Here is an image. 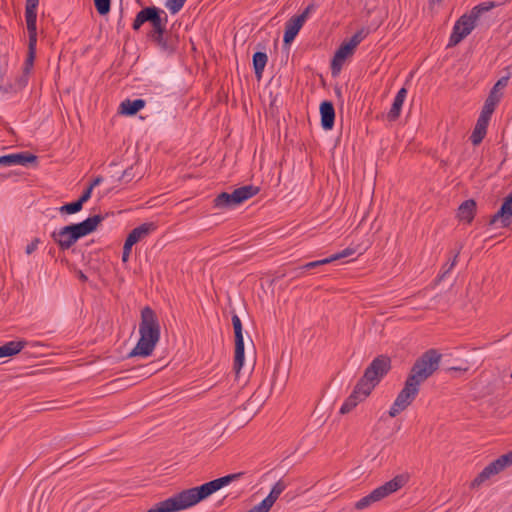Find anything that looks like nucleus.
Masks as SVG:
<instances>
[{
    "label": "nucleus",
    "instance_id": "aec40b11",
    "mask_svg": "<svg viewBox=\"0 0 512 512\" xmlns=\"http://www.w3.org/2000/svg\"><path fill=\"white\" fill-rule=\"evenodd\" d=\"M303 25L304 24L301 23L299 19H296L294 16L291 17L285 24V32L283 37L284 43L290 44L295 39Z\"/></svg>",
    "mask_w": 512,
    "mask_h": 512
},
{
    "label": "nucleus",
    "instance_id": "4c0bfd02",
    "mask_svg": "<svg viewBox=\"0 0 512 512\" xmlns=\"http://www.w3.org/2000/svg\"><path fill=\"white\" fill-rule=\"evenodd\" d=\"M91 193H92V189H91V187H89V186H88V187L83 191L82 195L80 196V198H79L78 200H79L82 204H84L85 202H87V201L90 199V197H91Z\"/></svg>",
    "mask_w": 512,
    "mask_h": 512
},
{
    "label": "nucleus",
    "instance_id": "412c9836",
    "mask_svg": "<svg viewBox=\"0 0 512 512\" xmlns=\"http://www.w3.org/2000/svg\"><path fill=\"white\" fill-rule=\"evenodd\" d=\"M407 96V89L401 88L398 93L396 94L394 101L392 103L391 109L388 112V119L390 121H395L401 113V109L404 103V100Z\"/></svg>",
    "mask_w": 512,
    "mask_h": 512
},
{
    "label": "nucleus",
    "instance_id": "2f4dec72",
    "mask_svg": "<svg viewBox=\"0 0 512 512\" xmlns=\"http://www.w3.org/2000/svg\"><path fill=\"white\" fill-rule=\"evenodd\" d=\"M365 38V34L363 30L357 31L347 43L355 50L356 47L362 42Z\"/></svg>",
    "mask_w": 512,
    "mask_h": 512
},
{
    "label": "nucleus",
    "instance_id": "c85d7f7f",
    "mask_svg": "<svg viewBox=\"0 0 512 512\" xmlns=\"http://www.w3.org/2000/svg\"><path fill=\"white\" fill-rule=\"evenodd\" d=\"M461 248L462 246H460L459 249L456 251L451 261H448L443 265L440 279H443L455 267Z\"/></svg>",
    "mask_w": 512,
    "mask_h": 512
},
{
    "label": "nucleus",
    "instance_id": "bb28decb",
    "mask_svg": "<svg viewBox=\"0 0 512 512\" xmlns=\"http://www.w3.org/2000/svg\"><path fill=\"white\" fill-rule=\"evenodd\" d=\"M83 207V204L77 200L71 203H67L59 208L61 213L75 214L79 212Z\"/></svg>",
    "mask_w": 512,
    "mask_h": 512
},
{
    "label": "nucleus",
    "instance_id": "c9c22d12",
    "mask_svg": "<svg viewBox=\"0 0 512 512\" xmlns=\"http://www.w3.org/2000/svg\"><path fill=\"white\" fill-rule=\"evenodd\" d=\"M40 242H41V241H40V239H39V238H34V239L31 241V243H29V244L26 246V250H25L26 254H27V255H30V254H32L34 251H36Z\"/></svg>",
    "mask_w": 512,
    "mask_h": 512
},
{
    "label": "nucleus",
    "instance_id": "4be33fe9",
    "mask_svg": "<svg viewBox=\"0 0 512 512\" xmlns=\"http://www.w3.org/2000/svg\"><path fill=\"white\" fill-rule=\"evenodd\" d=\"M145 104L146 102L143 99H126L120 104L119 111L121 114L132 116L142 109Z\"/></svg>",
    "mask_w": 512,
    "mask_h": 512
},
{
    "label": "nucleus",
    "instance_id": "423d86ee",
    "mask_svg": "<svg viewBox=\"0 0 512 512\" xmlns=\"http://www.w3.org/2000/svg\"><path fill=\"white\" fill-rule=\"evenodd\" d=\"M496 5L493 1L483 2L472 8L469 14L462 15L453 26L448 46L458 45L475 28L481 14L490 11Z\"/></svg>",
    "mask_w": 512,
    "mask_h": 512
},
{
    "label": "nucleus",
    "instance_id": "f8f14e48",
    "mask_svg": "<svg viewBox=\"0 0 512 512\" xmlns=\"http://www.w3.org/2000/svg\"><path fill=\"white\" fill-rule=\"evenodd\" d=\"M232 325L234 328L235 336V352H234V364L233 369L238 375L244 364V339L242 333V322L238 315L232 316Z\"/></svg>",
    "mask_w": 512,
    "mask_h": 512
},
{
    "label": "nucleus",
    "instance_id": "39448f33",
    "mask_svg": "<svg viewBox=\"0 0 512 512\" xmlns=\"http://www.w3.org/2000/svg\"><path fill=\"white\" fill-rule=\"evenodd\" d=\"M103 220L104 217L102 215L88 217L80 223L71 224L53 231L51 233V238L61 250H68L78 241V239L95 231L97 226Z\"/></svg>",
    "mask_w": 512,
    "mask_h": 512
},
{
    "label": "nucleus",
    "instance_id": "72a5a7b5",
    "mask_svg": "<svg viewBox=\"0 0 512 512\" xmlns=\"http://www.w3.org/2000/svg\"><path fill=\"white\" fill-rule=\"evenodd\" d=\"M315 11V5L313 3L309 4L304 11L300 15L294 16L296 19H299L301 23H305L309 15Z\"/></svg>",
    "mask_w": 512,
    "mask_h": 512
},
{
    "label": "nucleus",
    "instance_id": "b1692460",
    "mask_svg": "<svg viewBox=\"0 0 512 512\" xmlns=\"http://www.w3.org/2000/svg\"><path fill=\"white\" fill-rule=\"evenodd\" d=\"M26 346V341H10L0 346V358L18 354Z\"/></svg>",
    "mask_w": 512,
    "mask_h": 512
},
{
    "label": "nucleus",
    "instance_id": "f3484780",
    "mask_svg": "<svg viewBox=\"0 0 512 512\" xmlns=\"http://www.w3.org/2000/svg\"><path fill=\"white\" fill-rule=\"evenodd\" d=\"M492 114L485 113V111H481L476 125L473 129V132L470 136V140L474 146L479 145L482 140L484 139L486 133H487V127L490 121Z\"/></svg>",
    "mask_w": 512,
    "mask_h": 512
},
{
    "label": "nucleus",
    "instance_id": "393cba45",
    "mask_svg": "<svg viewBox=\"0 0 512 512\" xmlns=\"http://www.w3.org/2000/svg\"><path fill=\"white\" fill-rule=\"evenodd\" d=\"M268 56L265 52H255L253 55V68L256 75V78L260 80L262 78V74L264 68L267 64Z\"/></svg>",
    "mask_w": 512,
    "mask_h": 512
},
{
    "label": "nucleus",
    "instance_id": "5701e85b",
    "mask_svg": "<svg viewBox=\"0 0 512 512\" xmlns=\"http://www.w3.org/2000/svg\"><path fill=\"white\" fill-rule=\"evenodd\" d=\"M476 211V202L472 199L464 201L458 209V218L461 221H466L470 223L475 215Z\"/></svg>",
    "mask_w": 512,
    "mask_h": 512
},
{
    "label": "nucleus",
    "instance_id": "f03ea898",
    "mask_svg": "<svg viewBox=\"0 0 512 512\" xmlns=\"http://www.w3.org/2000/svg\"><path fill=\"white\" fill-rule=\"evenodd\" d=\"M243 476L242 472L228 474L214 479L198 487H192L154 504L146 512H178L190 508L208 498L221 488L231 484Z\"/></svg>",
    "mask_w": 512,
    "mask_h": 512
},
{
    "label": "nucleus",
    "instance_id": "58836bf2",
    "mask_svg": "<svg viewBox=\"0 0 512 512\" xmlns=\"http://www.w3.org/2000/svg\"><path fill=\"white\" fill-rule=\"evenodd\" d=\"M103 181V178L101 176H98L96 177L92 182L91 184L89 185V187H91V189L93 190L94 187L98 186L100 183H102Z\"/></svg>",
    "mask_w": 512,
    "mask_h": 512
},
{
    "label": "nucleus",
    "instance_id": "2eb2a0df",
    "mask_svg": "<svg viewBox=\"0 0 512 512\" xmlns=\"http://www.w3.org/2000/svg\"><path fill=\"white\" fill-rule=\"evenodd\" d=\"M498 221L502 227H508L512 222V192L504 199L498 212L491 217L489 225H495Z\"/></svg>",
    "mask_w": 512,
    "mask_h": 512
},
{
    "label": "nucleus",
    "instance_id": "7c9ffc66",
    "mask_svg": "<svg viewBox=\"0 0 512 512\" xmlns=\"http://www.w3.org/2000/svg\"><path fill=\"white\" fill-rule=\"evenodd\" d=\"M354 253H355V249L348 247V248H345L344 250H342L341 252L331 255L329 257V259H330V262L332 263L336 260H340V259L349 257V256L353 255Z\"/></svg>",
    "mask_w": 512,
    "mask_h": 512
},
{
    "label": "nucleus",
    "instance_id": "a19ab883",
    "mask_svg": "<svg viewBox=\"0 0 512 512\" xmlns=\"http://www.w3.org/2000/svg\"><path fill=\"white\" fill-rule=\"evenodd\" d=\"M443 0H430L431 3L435 4V3H441Z\"/></svg>",
    "mask_w": 512,
    "mask_h": 512
},
{
    "label": "nucleus",
    "instance_id": "473e14b6",
    "mask_svg": "<svg viewBox=\"0 0 512 512\" xmlns=\"http://www.w3.org/2000/svg\"><path fill=\"white\" fill-rule=\"evenodd\" d=\"M329 263H331V262H330L329 257H327V258H324L321 260L306 263L305 265L301 266L299 269L310 270V269H314L316 267H319V266H322L325 264H329Z\"/></svg>",
    "mask_w": 512,
    "mask_h": 512
},
{
    "label": "nucleus",
    "instance_id": "1a4fd4ad",
    "mask_svg": "<svg viewBox=\"0 0 512 512\" xmlns=\"http://www.w3.org/2000/svg\"><path fill=\"white\" fill-rule=\"evenodd\" d=\"M391 369V359L386 355H379L372 360V362L365 369L363 376L359 382L369 387L372 392L373 389L380 383L385 375Z\"/></svg>",
    "mask_w": 512,
    "mask_h": 512
},
{
    "label": "nucleus",
    "instance_id": "dca6fc26",
    "mask_svg": "<svg viewBox=\"0 0 512 512\" xmlns=\"http://www.w3.org/2000/svg\"><path fill=\"white\" fill-rule=\"evenodd\" d=\"M354 51L355 50L347 42H343L340 45L331 61V71L333 75L341 71L346 59L352 56Z\"/></svg>",
    "mask_w": 512,
    "mask_h": 512
},
{
    "label": "nucleus",
    "instance_id": "0eeeda50",
    "mask_svg": "<svg viewBox=\"0 0 512 512\" xmlns=\"http://www.w3.org/2000/svg\"><path fill=\"white\" fill-rule=\"evenodd\" d=\"M39 0H26L25 19L29 34L28 54L25 61V73H28L33 66L36 55L37 44V7Z\"/></svg>",
    "mask_w": 512,
    "mask_h": 512
},
{
    "label": "nucleus",
    "instance_id": "9b49d317",
    "mask_svg": "<svg viewBox=\"0 0 512 512\" xmlns=\"http://www.w3.org/2000/svg\"><path fill=\"white\" fill-rule=\"evenodd\" d=\"M512 466L509 452L501 455L496 460L488 464L471 482V488H478L492 476L499 474L505 468Z\"/></svg>",
    "mask_w": 512,
    "mask_h": 512
},
{
    "label": "nucleus",
    "instance_id": "9d476101",
    "mask_svg": "<svg viewBox=\"0 0 512 512\" xmlns=\"http://www.w3.org/2000/svg\"><path fill=\"white\" fill-rule=\"evenodd\" d=\"M259 192V188L246 185L235 189L232 193L222 192L214 199V207L218 209H231L252 198Z\"/></svg>",
    "mask_w": 512,
    "mask_h": 512
},
{
    "label": "nucleus",
    "instance_id": "cd10ccee",
    "mask_svg": "<svg viewBox=\"0 0 512 512\" xmlns=\"http://www.w3.org/2000/svg\"><path fill=\"white\" fill-rule=\"evenodd\" d=\"M186 0H167L165 7L170 11L171 14H177L184 6Z\"/></svg>",
    "mask_w": 512,
    "mask_h": 512
},
{
    "label": "nucleus",
    "instance_id": "c756f323",
    "mask_svg": "<svg viewBox=\"0 0 512 512\" xmlns=\"http://www.w3.org/2000/svg\"><path fill=\"white\" fill-rule=\"evenodd\" d=\"M111 0H94V5L100 15H106L110 11Z\"/></svg>",
    "mask_w": 512,
    "mask_h": 512
},
{
    "label": "nucleus",
    "instance_id": "6e6552de",
    "mask_svg": "<svg viewBox=\"0 0 512 512\" xmlns=\"http://www.w3.org/2000/svg\"><path fill=\"white\" fill-rule=\"evenodd\" d=\"M408 481V477L406 475H397L390 481L384 483L383 485L374 489L370 494L364 496L359 501L355 503V508L357 510H363L368 508L375 502H378L389 495L400 490Z\"/></svg>",
    "mask_w": 512,
    "mask_h": 512
},
{
    "label": "nucleus",
    "instance_id": "6ab92c4d",
    "mask_svg": "<svg viewBox=\"0 0 512 512\" xmlns=\"http://www.w3.org/2000/svg\"><path fill=\"white\" fill-rule=\"evenodd\" d=\"M321 125L324 130H331L334 126L335 110L329 101H324L320 105Z\"/></svg>",
    "mask_w": 512,
    "mask_h": 512
},
{
    "label": "nucleus",
    "instance_id": "4468645a",
    "mask_svg": "<svg viewBox=\"0 0 512 512\" xmlns=\"http://www.w3.org/2000/svg\"><path fill=\"white\" fill-rule=\"evenodd\" d=\"M371 391L369 387H365L361 382H357L352 393L348 396V398L344 401L343 405L340 408L341 414H347L352 411L359 403L364 401L369 395Z\"/></svg>",
    "mask_w": 512,
    "mask_h": 512
},
{
    "label": "nucleus",
    "instance_id": "f704fd0d",
    "mask_svg": "<svg viewBox=\"0 0 512 512\" xmlns=\"http://www.w3.org/2000/svg\"><path fill=\"white\" fill-rule=\"evenodd\" d=\"M133 244L129 243V241L125 240L122 252V261L125 263L129 260L131 249Z\"/></svg>",
    "mask_w": 512,
    "mask_h": 512
},
{
    "label": "nucleus",
    "instance_id": "ea45409f",
    "mask_svg": "<svg viewBox=\"0 0 512 512\" xmlns=\"http://www.w3.org/2000/svg\"><path fill=\"white\" fill-rule=\"evenodd\" d=\"M449 370L450 371L466 372V371H468V367H450Z\"/></svg>",
    "mask_w": 512,
    "mask_h": 512
},
{
    "label": "nucleus",
    "instance_id": "a211bd4d",
    "mask_svg": "<svg viewBox=\"0 0 512 512\" xmlns=\"http://www.w3.org/2000/svg\"><path fill=\"white\" fill-rule=\"evenodd\" d=\"M157 226L153 222L143 223L140 226L134 228L127 236L126 240L129 243L135 245L139 241L145 239L152 232L156 230Z\"/></svg>",
    "mask_w": 512,
    "mask_h": 512
},
{
    "label": "nucleus",
    "instance_id": "f257e3e1",
    "mask_svg": "<svg viewBox=\"0 0 512 512\" xmlns=\"http://www.w3.org/2000/svg\"><path fill=\"white\" fill-rule=\"evenodd\" d=\"M442 355L436 349L424 352L413 364L405 381L389 410L390 417H396L404 411L417 397L420 386L438 370Z\"/></svg>",
    "mask_w": 512,
    "mask_h": 512
},
{
    "label": "nucleus",
    "instance_id": "79ce46f5",
    "mask_svg": "<svg viewBox=\"0 0 512 512\" xmlns=\"http://www.w3.org/2000/svg\"><path fill=\"white\" fill-rule=\"evenodd\" d=\"M127 175H128V171L126 170V171H124V173H123V177H126Z\"/></svg>",
    "mask_w": 512,
    "mask_h": 512
},
{
    "label": "nucleus",
    "instance_id": "7ed1b4c3",
    "mask_svg": "<svg viewBox=\"0 0 512 512\" xmlns=\"http://www.w3.org/2000/svg\"><path fill=\"white\" fill-rule=\"evenodd\" d=\"M150 23L151 29L147 33V38L161 52L172 54L177 48V38L167 29L168 15L156 6H147L141 9L132 23V29L140 30L144 23Z\"/></svg>",
    "mask_w": 512,
    "mask_h": 512
},
{
    "label": "nucleus",
    "instance_id": "ddd939ff",
    "mask_svg": "<svg viewBox=\"0 0 512 512\" xmlns=\"http://www.w3.org/2000/svg\"><path fill=\"white\" fill-rule=\"evenodd\" d=\"M509 78V75L503 76L494 84L489 92L488 97L485 100L482 111H485V113L493 114L496 106L503 96L502 90L508 85Z\"/></svg>",
    "mask_w": 512,
    "mask_h": 512
},
{
    "label": "nucleus",
    "instance_id": "e433bc0d",
    "mask_svg": "<svg viewBox=\"0 0 512 512\" xmlns=\"http://www.w3.org/2000/svg\"><path fill=\"white\" fill-rule=\"evenodd\" d=\"M0 165L14 166L12 154L1 156L0 157Z\"/></svg>",
    "mask_w": 512,
    "mask_h": 512
},
{
    "label": "nucleus",
    "instance_id": "20e7f679",
    "mask_svg": "<svg viewBox=\"0 0 512 512\" xmlns=\"http://www.w3.org/2000/svg\"><path fill=\"white\" fill-rule=\"evenodd\" d=\"M140 339L136 346L129 353V357H148L152 354L160 339V324L156 313L148 306L141 311L139 324Z\"/></svg>",
    "mask_w": 512,
    "mask_h": 512
},
{
    "label": "nucleus",
    "instance_id": "a878e982",
    "mask_svg": "<svg viewBox=\"0 0 512 512\" xmlns=\"http://www.w3.org/2000/svg\"><path fill=\"white\" fill-rule=\"evenodd\" d=\"M13 157V164L14 165H22L26 166L28 163H36L37 162V156L28 153V152H20L12 154Z\"/></svg>",
    "mask_w": 512,
    "mask_h": 512
}]
</instances>
